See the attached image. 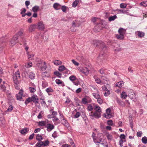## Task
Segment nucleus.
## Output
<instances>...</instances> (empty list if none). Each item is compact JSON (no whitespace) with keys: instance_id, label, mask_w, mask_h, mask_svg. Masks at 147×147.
Instances as JSON below:
<instances>
[{"instance_id":"nucleus-1","label":"nucleus","mask_w":147,"mask_h":147,"mask_svg":"<svg viewBox=\"0 0 147 147\" xmlns=\"http://www.w3.org/2000/svg\"><path fill=\"white\" fill-rule=\"evenodd\" d=\"M24 29L22 28L21 29L20 31L17 33L16 35L14 36H17L18 39L20 40L23 44H25L26 40L25 38L23 36Z\"/></svg>"},{"instance_id":"nucleus-2","label":"nucleus","mask_w":147,"mask_h":147,"mask_svg":"<svg viewBox=\"0 0 147 147\" xmlns=\"http://www.w3.org/2000/svg\"><path fill=\"white\" fill-rule=\"evenodd\" d=\"M7 41L4 37L0 38V53L3 51V48L6 45V42Z\"/></svg>"},{"instance_id":"nucleus-3","label":"nucleus","mask_w":147,"mask_h":147,"mask_svg":"<svg viewBox=\"0 0 147 147\" xmlns=\"http://www.w3.org/2000/svg\"><path fill=\"white\" fill-rule=\"evenodd\" d=\"M17 36H14L10 42L9 45L11 46H14L17 42L20 43L21 45L22 44V43L20 40L18 39Z\"/></svg>"},{"instance_id":"nucleus-4","label":"nucleus","mask_w":147,"mask_h":147,"mask_svg":"<svg viewBox=\"0 0 147 147\" xmlns=\"http://www.w3.org/2000/svg\"><path fill=\"white\" fill-rule=\"evenodd\" d=\"M94 44L96 45V46H100L103 50H105L106 49V47L104 45V42L101 41L95 40L93 41Z\"/></svg>"},{"instance_id":"nucleus-5","label":"nucleus","mask_w":147,"mask_h":147,"mask_svg":"<svg viewBox=\"0 0 147 147\" xmlns=\"http://www.w3.org/2000/svg\"><path fill=\"white\" fill-rule=\"evenodd\" d=\"M37 65L38 67L42 71H45L47 67L46 62H43L42 61L38 63Z\"/></svg>"},{"instance_id":"nucleus-6","label":"nucleus","mask_w":147,"mask_h":147,"mask_svg":"<svg viewBox=\"0 0 147 147\" xmlns=\"http://www.w3.org/2000/svg\"><path fill=\"white\" fill-rule=\"evenodd\" d=\"M101 113L98 112H95L93 113L91 112L89 114V116L91 119H93L94 117L98 119L101 117Z\"/></svg>"},{"instance_id":"nucleus-7","label":"nucleus","mask_w":147,"mask_h":147,"mask_svg":"<svg viewBox=\"0 0 147 147\" xmlns=\"http://www.w3.org/2000/svg\"><path fill=\"white\" fill-rule=\"evenodd\" d=\"M92 101L91 98L88 96H85L82 99L81 102L83 104H86L91 102Z\"/></svg>"},{"instance_id":"nucleus-8","label":"nucleus","mask_w":147,"mask_h":147,"mask_svg":"<svg viewBox=\"0 0 147 147\" xmlns=\"http://www.w3.org/2000/svg\"><path fill=\"white\" fill-rule=\"evenodd\" d=\"M105 23L104 22L97 24L95 27V29H97V31L99 32L102 28H105Z\"/></svg>"},{"instance_id":"nucleus-9","label":"nucleus","mask_w":147,"mask_h":147,"mask_svg":"<svg viewBox=\"0 0 147 147\" xmlns=\"http://www.w3.org/2000/svg\"><path fill=\"white\" fill-rule=\"evenodd\" d=\"M23 91L22 90H20L18 94L16 95L17 99L18 100H22V98L23 96Z\"/></svg>"},{"instance_id":"nucleus-10","label":"nucleus","mask_w":147,"mask_h":147,"mask_svg":"<svg viewBox=\"0 0 147 147\" xmlns=\"http://www.w3.org/2000/svg\"><path fill=\"white\" fill-rule=\"evenodd\" d=\"M135 33L140 38L143 37L145 36L144 32L140 31H137Z\"/></svg>"},{"instance_id":"nucleus-11","label":"nucleus","mask_w":147,"mask_h":147,"mask_svg":"<svg viewBox=\"0 0 147 147\" xmlns=\"http://www.w3.org/2000/svg\"><path fill=\"white\" fill-rule=\"evenodd\" d=\"M37 26L38 29L40 30H43L45 28L44 25L42 22H39Z\"/></svg>"},{"instance_id":"nucleus-12","label":"nucleus","mask_w":147,"mask_h":147,"mask_svg":"<svg viewBox=\"0 0 147 147\" xmlns=\"http://www.w3.org/2000/svg\"><path fill=\"white\" fill-rule=\"evenodd\" d=\"M129 96L133 101L135 102L136 100L135 94L134 92H131L129 93Z\"/></svg>"},{"instance_id":"nucleus-13","label":"nucleus","mask_w":147,"mask_h":147,"mask_svg":"<svg viewBox=\"0 0 147 147\" xmlns=\"http://www.w3.org/2000/svg\"><path fill=\"white\" fill-rule=\"evenodd\" d=\"M32 100L35 104L38 103V98L36 95H33L31 97Z\"/></svg>"},{"instance_id":"nucleus-14","label":"nucleus","mask_w":147,"mask_h":147,"mask_svg":"<svg viewBox=\"0 0 147 147\" xmlns=\"http://www.w3.org/2000/svg\"><path fill=\"white\" fill-rule=\"evenodd\" d=\"M46 127L47 128V130L49 131H50L54 128L53 125L50 123H48L46 125Z\"/></svg>"},{"instance_id":"nucleus-15","label":"nucleus","mask_w":147,"mask_h":147,"mask_svg":"<svg viewBox=\"0 0 147 147\" xmlns=\"http://www.w3.org/2000/svg\"><path fill=\"white\" fill-rule=\"evenodd\" d=\"M36 28V26L35 24H32L30 25L29 27L28 30L30 32H32L34 31Z\"/></svg>"},{"instance_id":"nucleus-16","label":"nucleus","mask_w":147,"mask_h":147,"mask_svg":"<svg viewBox=\"0 0 147 147\" xmlns=\"http://www.w3.org/2000/svg\"><path fill=\"white\" fill-rule=\"evenodd\" d=\"M13 79H19L20 78V74L19 71H17L13 75Z\"/></svg>"},{"instance_id":"nucleus-17","label":"nucleus","mask_w":147,"mask_h":147,"mask_svg":"<svg viewBox=\"0 0 147 147\" xmlns=\"http://www.w3.org/2000/svg\"><path fill=\"white\" fill-rule=\"evenodd\" d=\"M94 78L95 79V81L97 83L100 84H103V81H101L99 78L97 77L96 76H94Z\"/></svg>"},{"instance_id":"nucleus-18","label":"nucleus","mask_w":147,"mask_h":147,"mask_svg":"<svg viewBox=\"0 0 147 147\" xmlns=\"http://www.w3.org/2000/svg\"><path fill=\"white\" fill-rule=\"evenodd\" d=\"M61 5L58 3H55L53 5L54 8L57 10L60 9L61 8Z\"/></svg>"},{"instance_id":"nucleus-19","label":"nucleus","mask_w":147,"mask_h":147,"mask_svg":"<svg viewBox=\"0 0 147 147\" xmlns=\"http://www.w3.org/2000/svg\"><path fill=\"white\" fill-rule=\"evenodd\" d=\"M29 78L31 80H34L35 78V74L33 72H30L28 74Z\"/></svg>"},{"instance_id":"nucleus-20","label":"nucleus","mask_w":147,"mask_h":147,"mask_svg":"<svg viewBox=\"0 0 147 147\" xmlns=\"http://www.w3.org/2000/svg\"><path fill=\"white\" fill-rule=\"evenodd\" d=\"M62 123L66 127H68L69 126V124L67 121L65 119H63L61 121Z\"/></svg>"},{"instance_id":"nucleus-21","label":"nucleus","mask_w":147,"mask_h":147,"mask_svg":"<svg viewBox=\"0 0 147 147\" xmlns=\"http://www.w3.org/2000/svg\"><path fill=\"white\" fill-rule=\"evenodd\" d=\"M115 37L118 39L123 40L124 38V36L120 34H117L115 35Z\"/></svg>"},{"instance_id":"nucleus-22","label":"nucleus","mask_w":147,"mask_h":147,"mask_svg":"<svg viewBox=\"0 0 147 147\" xmlns=\"http://www.w3.org/2000/svg\"><path fill=\"white\" fill-rule=\"evenodd\" d=\"M118 32L119 34L124 35L126 32V30L123 28H120L119 29Z\"/></svg>"},{"instance_id":"nucleus-23","label":"nucleus","mask_w":147,"mask_h":147,"mask_svg":"<svg viewBox=\"0 0 147 147\" xmlns=\"http://www.w3.org/2000/svg\"><path fill=\"white\" fill-rule=\"evenodd\" d=\"M39 9V6L37 5H35L32 8V10L34 12L37 13L38 10Z\"/></svg>"},{"instance_id":"nucleus-24","label":"nucleus","mask_w":147,"mask_h":147,"mask_svg":"<svg viewBox=\"0 0 147 147\" xmlns=\"http://www.w3.org/2000/svg\"><path fill=\"white\" fill-rule=\"evenodd\" d=\"M53 63L56 65H61L62 64V62L59 60H56L53 61Z\"/></svg>"},{"instance_id":"nucleus-25","label":"nucleus","mask_w":147,"mask_h":147,"mask_svg":"<svg viewBox=\"0 0 147 147\" xmlns=\"http://www.w3.org/2000/svg\"><path fill=\"white\" fill-rule=\"evenodd\" d=\"M42 77L43 78H44L46 77H48L50 76V74L49 73L45 71L44 72H43L42 73Z\"/></svg>"},{"instance_id":"nucleus-26","label":"nucleus","mask_w":147,"mask_h":147,"mask_svg":"<svg viewBox=\"0 0 147 147\" xmlns=\"http://www.w3.org/2000/svg\"><path fill=\"white\" fill-rule=\"evenodd\" d=\"M89 70L86 67H85L83 70L82 73L86 75H87L88 74Z\"/></svg>"},{"instance_id":"nucleus-27","label":"nucleus","mask_w":147,"mask_h":147,"mask_svg":"<svg viewBox=\"0 0 147 147\" xmlns=\"http://www.w3.org/2000/svg\"><path fill=\"white\" fill-rule=\"evenodd\" d=\"M97 93H92V95L96 99L100 97V96L98 93V90H97Z\"/></svg>"},{"instance_id":"nucleus-28","label":"nucleus","mask_w":147,"mask_h":147,"mask_svg":"<svg viewBox=\"0 0 147 147\" xmlns=\"http://www.w3.org/2000/svg\"><path fill=\"white\" fill-rule=\"evenodd\" d=\"M43 142L40 141L38 142L36 145V146L38 147H41L43 146Z\"/></svg>"},{"instance_id":"nucleus-29","label":"nucleus","mask_w":147,"mask_h":147,"mask_svg":"<svg viewBox=\"0 0 147 147\" xmlns=\"http://www.w3.org/2000/svg\"><path fill=\"white\" fill-rule=\"evenodd\" d=\"M95 110L96 112H98L101 113V108L99 106H96L95 108Z\"/></svg>"},{"instance_id":"nucleus-30","label":"nucleus","mask_w":147,"mask_h":147,"mask_svg":"<svg viewBox=\"0 0 147 147\" xmlns=\"http://www.w3.org/2000/svg\"><path fill=\"white\" fill-rule=\"evenodd\" d=\"M117 18V16L116 15H115L113 16H110L109 18V20L110 22H111L114 21Z\"/></svg>"},{"instance_id":"nucleus-31","label":"nucleus","mask_w":147,"mask_h":147,"mask_svg":"<svg viewBox=\"0 0 147 147\" xmlns=\"http://www.w3.org/2000/svg\"><path fill=\"white\" fill-rule=\"evenodd\" d=\"M46 121H41L38 122V125L39 126H43L46 125Z\"/></svg>"},{"instance_id":"nucleus-32","label":"nucleus","mask_w":147,"mask_h":147,"mask_svg":"<svg viewBox=\"0 0 147 147\" xmlns=\"http://www.w3.org/2000/svg\"><path fill=\"white\" fill-rule=\"evenodd\" d=\"M79 3V1L78 0H75L72 3V7H76Z\"/></svg>"},{"instance_id":"nucleus-33","label":"nucleus","mask_w":147,"mask_h":147,"mask_svg":"<svg viewBox=\"0 0 147 147\" xmlns=\"http://www.w3.org/2000/svg\"><path fill=\"white\" fill-rule=\"evenodd\" d=\"M36 139L38 141H41L42 139V137L40 135L37 134L36 136Z\"/></svg>"},{"instance_id":"nucleus-34","label":"nucleus","mask_w":147,"mask_h":147,"mask_svg":"<svg viewBox=\"0 0 147 147\" xmlns=\"http://www.w3.org/2000/svg\"><path fill=\"white\" fill-rule=\"evenodd\" d=\"M127 96L126 93L125 92H123L121 94V98L123 99H125Z\"/></svg>"},{"instance_id":"nucleus-35","label":"nucleus","mask_w":147,"mask_h":147,"mask_svg":"<svg viewBox=\"0 0 147 147\" xmlns=\"http://www.w3.org/2000/svg\"><path fill=\"white\" fill-rule=\"evenodd\" d=\"M142 141L143 143L146 144L147 143V138L146 136H144L142 138Z\"/></svg>"},{"instance_id":"nucleus-36","label":"nucleus","mask_w":147,"mask_h":147,"mask_svg":"<svg viewBox=\"0 0 147 147\" xmlns=\"http://www.w3.org/2000/svg\"><path fill=\"white\" fill-rule=\"evenodd\" d=\"M0 89L3 92L6 91V87L4 85H1L0 86Z\"/></svg>"},{"instance_id":"nucleus-37","label":"nucleus","mask_w":147,"mask_h":147,"mask_svg":"<svg viewBox=\"0 0 147 147\" xmlns=\"http://www.w3.org/2000/svg\"><path fill=\"white\" fill-rule=\"evenodd\" d=\"M65 67L64 65H61L58 68V70L60 71H64L65 69Z\"/></svg>"},{"instance_id":"nucleus-38","label":"nucleus","mask_w":147,"mask_h":147,"mask_svg":"<svg viewBox=\"0 0 147 147\" xmlns=\"http://www.w3.org/2000/svg\"><path fill=\"white\" fill-rule=\"evenodd\" d=\"M32 101V98L31 97H29L27 98L25 102V103L26 105L28 104L29 103Z\"/></svg>"},{"instance_id":"nucleus-39","label":"nucleus","mask_w":147,"mask_h":147,"mask_svg":"<svg viewBox=\"0 0 147 147\" xmlns=\"http://www.w3.org/2000/svg\"><path fill=\"white\" fill-rule=\"evenodd\" d=\"M42 85L43 88H45L48 86V83L46 81H42Z\"/></svg>"},{"instance_id":"nucleus-40","label":"nucleus","mask_w":147,"mask_h":147,"mask_svg":"<svg viewBox=\"0 0 147 147\" xmlns=\"http://www.w3.org/2000/svg\"><path fill=\"white\" fill-rule=\"evenodd\" d=\"M123 81H120L118 82L116 84V86L119 87H121L122 86L123 84Z\"/></svg>"},{"instance_id":"nucleus-41","label":"nucleus","mask_w":147,"mask_h":147,"mask_svg":"<svg viewBox=\"0 0 147 147\" xmlns=\"http://www.w3.org/2000/svg\"><path fill=\"white\" fill-rule=\"evenodd\" d=\"M29 89L31 93L34 92L36 91V88L35 87H29Z\"/></svg>"},{"instance_id":"nucleus-42","label":"nucleus","mask_w":147,"mask_h":147,"mask_svg":"<svg viewBox=\"0 0 147 147\" xmlns=\"http://www.w3.org/2000/svg\"><path fill=\"white\" fill-rule=\"evenodd\" d=\"M54 75L58 77L59 78H61L62 74L58 71H56L54 72Z\"/></svg>"},{"instance_id":"nucleus-43","label":"nucleus","mask_w":147,"mask_h":147,"mask_svg":"<svg viewBox=\"0 0 147 147\" xmlns=\"http://www.w3.org/2000/svg\"><path fill=\"white\" fill-rule=\"evenodd\" d=\"M27 129H28L27 128H24L21 130L20 133L22 134H26L28 131Z\"/></svg>"},{"instance_id":"nucleus-44","label":"nucleus","mask_w":147,"mask_h":147,"mask_svg":"<svg viewBox=\"0 0 147 147\" xmlns=\"http://www.w3.org/2000/svg\"><path fill=\"white\" fill-rule=\"evenodd\" d=\"M43 146H48L49 144V142L48 140H46L45 141L43 142Z\"/></svg>"},{"instance_id":"nucleus-45","label":"nucleus","mask_w":147,"mask_h":147,"mask_svg":"<svg viewBox=\"0 0 147 147\" xmlns=\"http://www.w3.org/2000/svg\"><path fill=\"white\" fill-rule=\"evenodd\" d=\"M46 91L49 93L50 92H53V90L50 87L47 88L46 90Z\"/></svg>"},{"instance_id":"nucleus-46","label":"nucleus","mask_w":147,"mask_h":147,"mask_svg":"<svg viewBox=\"0 0 147 147\" xmlns=\"http://www.w3.org/2000/svg\"><path fill=\"white\" fill-rule=\"evenodd\" d=\"M69 79L71 81H73L76 79V77L74 75H71L69 77Z\"/></svg>"},{"instance_id":"nucleus-47","label":"nucleus","mask_w":147,"mask_h":147,"mask_svg":"<svg viewBox=\"0 0 147 147\" xmlns=\"http://www.w3.org/2000/svg\"><path fill=\"white\" fill-rule=\"evenodd\" d=\"M81 115L80 113L79 112H77L74 115V118H77L79 117Z\"/></svg>"},{"instance_id":"nucleus-48","label":"nucleus","mask_w":147,"mask_h":147,"mask_svg":"<svg viewBox=\"0 0 147 147\" xmlns=\"http://www.w3.org/2000/svg\"><path fill=\"white\" fill-rule=\"evenodd\" d=\"M140 4L143 7H146L147 6V1H143L140 3Z\"/></svg>"},{"instance_id":"nucleus-49","label":"nucleus","mask_w":147,"mask_h":147,"mask_svg":"<svg viewBox=\"0 0 147 147\" xmlns=\"http://www.w3.org/2000/svg\"><path fill=\"white\" fill-rule=\"evenodd\" d=\"M34 55L33 54H28V58L30 60H32L34 59Z\"/></svg>"},{"instance_id":"nucleus-50","label":"nucleus","mask_w":147,"mask_h":147,"mask_svg":"<svg viewBox=\"0 0 147 147\" xmlns=\"http://www.w3.org/2000/svg\"><path fill=\"white\" fill-rule=\"evenodd\" d=\"M13 80L14 83L16 84V85H17L19 84L20 82L18 80V79H13Z\"/></svg>"},{"instance_id":"nucleus-51","label":"nucleus","mask_w":147,"mask_h":147,"mask_svg":"<svg viewBox=\"0 0 147 147\" xmlns=\"http://www.w3.org/2000/svg\"><path fill=\"white\" fill-rule=\"evenodd\" d=\"M126 5L123 3H121L120 5V7L121 8H126Z\"/></svg>"},{"instance_id":"nucleus-52","label":"nucleus","mask_w":147,"mask_h":147,"mask_svg":"<svg viewBox=\"0 0 147 147\" xmlns=\"http://www.w3.org/2000/svg\"><path fill=\"white\" fill-rule=\"evenodd\" d=\"M66 8L67 7L65 5H63L62 6L61 8V9L62 11L63 12H65L66 10Z\"/></svg>"},{"instance_id":"nucleus-53","label":"nucleus","mask_w":147,"mask_h":147,"mask_svg":"<svg viewBox=\"0 0 147 147\" xmlns=\"http://www.w3.org/2000/svg\"><path fill=\"white\" fill-rule=\"evenodd\" d=\"M105 117L107 119H109L111 117V115L110 113H107L105 114Z\"/></svg>"},{"instance_id":"nucleus-54","label":"nucleus","mask_w":147,"mask_h":147,"mask_svg":"<svg viewBox=\"0 0 147 147\" xmlns=\"http://www.w3.org/2000/svg\"><path fill=\"white\" fill-rule=\"evenodd\" d=\"M110 94V92L109 90H107V91H106L104 93V95L106 96H107L109 95Z\"/></svg>"},{"instance_id":"nucleus-55","label":"nucleus","mask_w":147,"mask_h":147,"mask_svg":"<svg viewBox=\"0 0 147 147\" xmlns=\"http://www.w3.org/2000/svg\"><path fill=\"white\" fill-rule=\"evenodd\" d=\"M119 11L120 13H121L124 14L127 13V10L125 9H119Z\"/></svg>"},{"instance_id":"nucleus-56","label":"nucleus","mask_w":147,"mask_h":147,"mask_svg":"<svg viewBox=\"0 0 147 147\" xmlns=\"http://www.w3.org/2000/svg\"><path fill=\"white\" fill-rule=\"evenodd\" d=\"M97 99V100L98 102L100 104H101L102 103V100L100 98V97L98 98Z\"/></svg>"},{"instance_id":"nucleus-57","label":"nucleus","mask_w":147,"mask_h":147,"mask_svg":"<svg viewBox=\"0 0 147 147\" xmlns=\"http://www.w3.org/2000/svg\"><path fill=\"white\" fill-rule=\"evenodd\" d=\"M64 71V73L65 74H70L71 71L66 67L65 68V69Z\"/></svg>"},{"instance_id":"nucleus-58","label":"nucleus","mask_w":147,"mask_h":147,"mask_svg":"<svg viewBox=\"0 0 147 147\" xmlns=\"http://www.w3.org/2000/svg\"><path fill=\"white\" fill-rule=\"evenodd\" d=\"M32 64L31 63H27L25 64V66L27 67H30L32 66Z\"/></svg>"},{"instance_id":"nucleus-59","label":"nucleus","mask_w":147,"mask_h":147,"mask_svg":"<svg viewBox=\"0 0 147 147\" xmlns=\"http://www.w3.org/2000/svg\"><path fill=\"white\" fill-rule=\"evenodd\" d=\"M142 133L141 131L138 132L137 133V136L138 137H140L142 135Z\"/></svg>"},{"instance_id":"nucleus-60","label":"nucleus","mask_w":147,"mask_h":147,"mask_svg":"<svg viewBox=\"0 0 147 147\" xmlns=\"http://www.w3.org/2000/svg\"><path fill=\"white\" fill-rule=\"evenodd\" d=\"M55 82L57 84H61L62 83V81H61V80L58 79H57L56 80Z\"/></svg>"},{"instance_id":"nucleus-61","label":"nucleus","mask_w":147,"mask_h":147,"mask_svg":"<svg viewBox=\"0 0 147 147\" xmlns=\"http://www.w3.org/2000/svg\"><path fill=\"white\" fill-rule=\"evenodd\" d=\"M107 123L108 125H113V121L111 120H109L107 121Z\"/></svg>"},{"instance_id":"nucleus-62","label":"nucleus","mask_w":147,"mask_h":147,"mask_svg":"<svg viewBox=\"0 0 147 147\" xmlns=\"http://www.w3.org/2000/svg\"><path fill=\"white\" fill-rule=\"evenodd\" d=\"M93 108L92 106L90 104L87 107V109L89 111H91L93 110Z\"/></svg>"},{"instance_id":"nucleus-63","label":"nucleus","mask_w":147,"mask_h":147,"mask_svg":"<svg viewBox=\"0 0 147 147\" xmlns=\"http://www.w3.org/2000/svg\"><path fill=\"white\" fill-rule=\"evenodd\" d=\"M71 61L76 65L78 66L79 65V63L76 61L74 59H72L71 60Z\"/></svg>"},{"instance_id":"nucleus-64","label":"nucleus","mask_w":147,"mask_h":147,"mask_svg":"<svg viewBox=\"0 0 147 147\" xmlns=\"http://www.w3.org/2000/svg\"><path fill=\"white\" fill-rule=\"evenodd\" d=\"M105 69H104L103 68H102L99 70V71L100 73L101 74H104L105 73Z\"/></svg>"}]
</instances>
